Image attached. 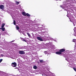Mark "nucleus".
<instances>
[{"mask_svg":"<svg viewBox=\"0 0 76 76\" xmlns=\"http://www.w3.org/2000/svg\"><path fill=\"white\" fill-rule=\"evenodd\" d=\"M22 15H23V16H26V12H23L22 13Z\"/></svg>","mask_w":76,"mask_h":76,"instance_id":"0eeeda50","label":"nucleus"},{"mask_svg":"<svg viewBox=\"0 0 76 76\" xmlns=\"http://www.w3.org/2000/svg\"><path fill=\"white\" fill-rule=\"evenodd\" d=\"M66 60H67V58H65Z\"/></svg>","mask_w":76,"mask_h":76,"instance_id":"b1692460","label":"nucleus"},{"mask_svg":"<svg viewBox=\"0 0 76 76\" xmlns=\"http://www.w3.org/2000/svg\"><path fill=\"white\" fill-rule=\"evenodd\" d=\"M39 61L40 63H43V62H44V61L43 60H40Z\"/></svg>","mask_w":76,"mask_h":76,"instance_id":"4468645a","label":"nucleus"},{"mask_svg":"<svg viewBox=\"0 0 76 76\" xmlns=\"http://www.w3.org/2000/svg\"><path fill=\"white\" fill-rule=\"evenodd\" d=\"M66 51L65 49H61L60 50H59V52H61V53H62V52H64Z\"/></svg>","mask_w":76,"mask_h":76,"instance_id":"39448f33","label":"nucleus"},{"mask_svg":"<svg viewBox=\"0 0 76 76\" xmlns=\"http://www.w3.org/2000/svg\"><path fill=\"white\" fill-rule=\"evenodd\" d=\"M11 65L12 67H15L17 66V64H16V62H15L12 63Z\"/></svg>","mask_w":76,"mask_h":76,"instance_id":"f257e3e1","label":"nucleus"},{"mask_svg":"<svg viewBox=\"0 0 76 76\" xmlns=\"http://www.w3.org/2000/svg\"><path fill=\"white\" fill-rule=\"evenodd\" d=\"M15 2H16V4H19V2H18V1H16Z\"/></svg>","mask_w":76,"mask_h":76,"instance_id":"dca6fc26","label":"nucleus"},{"mask_svg":"<svg viewBox=\"0 0 76 76\" xmlns=\"http://www.w3.org/2000/svg\"><path fill=\"white\" fill-rule=\"evenodd\" d=\"M14 24L15 25H16V21L15 20H14Z\"/></svg>","mask_w":76,"mask_h":76,"instance_id":"f3484780","label":"nucleus"},{"mask_svg":"<svg viewBox=\"0 0 76 76\" xmlns=\"http://www.w3.org/2000/svg\"><path fill=\"white\" fill-rule=\"evenodd\" d=\"M1 56H2V57H3V56H4V55L3 54H1Z\"/></svg>","mask_w":76,"mask_h":76,"instance_id":"4be33fe9","label":"nucleus"},{"mask_svg":"<svg viewBox=\"0 0 76 76\" xmlns=\"http://www.w3.org/2000/svg\"><path fill=\"white\" fill-rule=\"evenodd\" d=\"M70 21V22H72V21Z\"/></svg>","mask_w":76,"mask_h":76,"instance_id":"a878e982","label":"nucleus"},{"mask_svg":"<svg viewBox=\"0 0 76 76\" xmlns=\"http://www.w3.org/2000/svg\"><path fill=\"white\" fill-rule=\"evenodd\" d=\"M37 38L39 41H43V39H42V38L40 37H37Z\"/></svg>","mask_w":76,"mask_h":76,"instance_id":"f03ea898","label":"nucleus"},{"mask_svg":"<svg viewBox=\"0 0 76 76\" xmlns=\"http://www.w3.org/2000/svg\"><path fill=\"white\" fill-rule=\"evenodd\" d=\"M24 36H26V35H24Z\"/></svg>","mask_w":76,"mask_h":76,"instance_id":"bb28decb","label":"nucleus"},{"mask_svg":"<svg viewBox=\"0 0 76 76\" xmlns=\"http://www.w3.org/2000/svg\"><path fill=\"white\" fill-rule=\"evenodd\" d=\"M14 41H15L13 40V41H12L11 42H14Z\"/></svg>","mask_w":76,"mask_h":76,"instance_id":"5701e85b","label":"nucleus"},{"mask_svg":"<svg viewBox=\"0 0 76 76\" xmlns=\"http://www.w3.org/2000/svg\"><path fill=\"white\" fill-rule=\"evenodd\" d=\"M26 34L29 37H31V35H30V34L29 33L27 32Z\"/></svg>","mask_w":76,"mask_h":76,"instance_id":"f8f14e48","label":"nucleus"},{"mask_svg":"<svg viewBox=\"0 0 76 76\" xmlns=\"http://www.w3.org/2000/svg\"><path fill=\"white\" fill-rule=\"evenodd\" d=\"M47 51H44V53H45V54L47 53Z\"/></svg>","mask_w":76,"mask_h":76,"instance_id":"412c9836","label":"nucleus"},{"mask_svg":"<svg viewBox=\"0 0 76 76\" xmlns=\"http://www.w3.org/2000/svg\"><path fill=\"white\" fill-rule=\"evenodd\" d=\"M56 54H58V55H59L60 54H62V53L60 51H58L56 52Z\"/></svg>","mask_w":76,"mask_h":76,"instance_id":"423d86ee","label":"nucleus"},{"mask_svg":"<svg viewBox=\"0 0 76 76\" xmlns=\"http://www.w3.org/2000/svg\"><path fill=\"white\" fill-rule=\"evenodd\" d=\"M76 40V39H74L73 40V42H75V41Z\"/></svg>","mask_w":76,"mask_h":76,"instance_id":"aec40b11","label":"nucleus"},{"mask_svg":"<svg viewBox=\"0 0 76 76\" xmlns=\"http://www.w3.org/2000/svg\"><path fill=\"white\" fill-rule=\"evenodd\" d=\"M1 35V34L0 33V36Z\"/></svg>","mask_w":76,"mask_h":76,"instance_id":"393cba45","label":"nucleus"},{"mask_svg":"<svg viewBox=\"0 0 76 76\" xmlns=\"http://www.w3.org/2000/svg\"><path fill=\"white\" fill-rule=\"evenodd\" d=\"M19 53L20 54H25V53L23 51L20 50L19 51Z\"/></svg>","mask_w":76,"mask_h":76,"instance_id":"7ed1b4c3","label":"nucleus"},{"mask_svg":"<svg viewBox=\"0 0 76 76\" xmlns=\"http://www.w3.org/2000/svg\"><path fill=\"white\" fill-rule=\"evenodd\" d=\"M28 16V17H30L31 16V15L29 14L28 13H27L26 14V16Z\"/></svg>","mask_w":76,"mask_h":76,"instance_id":"1a4fd4ad","label":"nucleus"},{"mask_svg":"<svg viewBox=\"0 0 76 76\" xmlns=\"http://www.w3.org/2000/svg\"><path fill=\"white\" fill-rule=\"evenodd\" d=\"M0 8L2 10H3L4 9V6L3 5H0Z\"/></svg>","mask_w":76,"mask_h":76,"instance_id":"20e7f679","label":"nucleus"},{"mask_svg":"<svg viewBox=\"0 0 76 76\" xmlns=\"http://www.w3.org/2000/svg\"><path fill=\"white\" fill-rule=\"evenodd\" d=\"M4 25H5V23H3L1 25V28H4Z\"/></svg>","mask_w":76,"mask_h":76,"instance_id":"9b49d317","label":"nucleus"},{"mask_svg":"<svg viewBox=\"0 0 76 76\" xmlns=\"http://www.w3.org/2000/svg\"><path fill=\"white\" fill-rule=\"evenodd\" d=\"M0 29H1L2 31H5V28H0Z\"/></svg>","mask_w":76,"mask_h":76,"instance_id":"9d476101","label":"nucleus"},{"mask_svg":"<svg viewBox=\"0 0 76 76\" xmlns=\"http://www.w3.org/2000/svg\"><path fill=\"white\" fill-rule=\"evenodd\" d=\"M21 40L22 41H23V42H26V40H25V39H24L23 38H21Z\"/></svg>","mask_w":76,"mask_h":76,"instance_id":"6e6552de","label":"nucleus"},{"mask_svg":"<svg viewBox=\"0 0 76 76\" xmlns=\"http://www.w3.org/2000/svg\"><path fill=\"white\" fill-rule=\"evenodd\" d=\"M3 61V59H1L0 60V63H1V61Z\"/></svg>","mask_w":76,"mask_h":76,"instance_id":"6ab92c4d","label":"nucleus"},{"mask_svg":"<svg viewBox=\"0 0 76 76\" xmlns=\"http://www.w3.org/2000/svg\"><path fill=\"white\" fill-rule=\"evenodd\" d=\"M73 69L74 70H75V72H76V68H73Z\"/></svg>","mask_w":76,"mask_h":76,"instance_id":"a211bd4d","label":"nucleus"},{"mask_svg":"<svg viewBox=\"0 0 76 76\" xmlns=\"http://www.w3.org/2000/svg\"><path fill=\"white\" fill-rule=\"evenodd\" d=\"M16 28L17 29V30H19V27L18 26H17Z\"/></svg>","mask_w":76,"mask_h":76,"instance_id":"2eb2a0df","label":"nucleus"},{"mask_svg":"<svg viewBox=\"0 0 76 76\" xmlns=\"http://www.w3.org/2000/svg\"><path fill=\"white\" fill-rule=\"evenodd\" d=\"M33 68L34 69H37V66L35 65L34 66Z\"/></svg>","mask_w":76,"mask_h":76,"instance_id":"ddd939ff","label":"nucleus"}]
</instances>
